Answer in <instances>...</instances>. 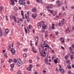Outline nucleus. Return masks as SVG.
Wrapping results in <instances>:
<instances>
[{"label":"nucleus","mask_w":74,"mask_h":74,"mask_svg":"<svg viewBox=\"0 0 74 74\" xmlns=\"http://www.w3.org/2000/svg\"><path fill=\"white\" fill-rule=\"evenodd\" d=\"M13 69H14L13 68H11L10 69V71H13Z\"/></svg>","instance_id":"e433bc0d"},{"label":"nucleus","mask_w":74,"mask_h":74,"mask_svg":"<svg viewBox=\"0 0 74 74\" xmlns=\"http://www.w3.org/2000/svg\"><path fill=\"white\" fill-rule=\"evenodd\" d=\"M71 8H72V9H74V6H72Z\"/></svg>","instance_id":"338daca9"},{"label":"nucleus","mask_w":74,"mask_h":74,"mask_svg":"<svg viewBox=\"0 0 74 74\" xmlns=\"http://www.w3.org/2000/svg\"><path fill=\"white\" fill-rule=\"evenodd\" d=\"M37 59H39L40 58V56H37Z\"/></svg>","instance_id":"4d7b16f0"},{"label":"nucleus","mask_w":74,"mask_h":74,"mask_svg":"<svg viewBox=\"0 0 74 74\" xmlns=\"http://www.w3.org/2000/svg\"><path fill=\"white\" fill-rule=\"evenodd\" d=\"M5 32L6 33V34H7L9 32V30H8V29H6V30H5Z\"/></svg>","instance_id":"6ab92c4d"},{"label":"nucleus","mask_w":74,"mask_h":74,"mask_svg":"<svg viewBox=\"0 0 74 74\" xmlns=\"http://www.w3.org/2000/svg\"><path fill=\"white\" fill-rule=\"evenodd\" d=\"M13 18L14 20V21L15 22V23H16V16H13Z\"/></svg>","instance_id":"9d476101"},{"label":"nucleus","mask_w":74,"mask_h":74,"mask_svg":"<svg viewBox=\"0 0 74 74\" xmlns=\"http://www.w3.org/2000/svg\"><path fill=\"white\" fill-rule=\"evenodd\" d=\"M53 12H54V10H50V12L51 13V14H53Z\"/></svg>","instance_id":"c85d7f7f"},{"label":"nucleus","mask_w":74,"mask_h":74,"mask_svg":"<svg viewBox=\"0 0 74 74\" xmlns=\"http://www.w3.org/2000/svg\"><path fill=\"white\" fill-rule=\"evenodd\" d=\"M61 48L62 49H65L64 48V47H63V46H61Z\"/></svg>","instance_id":"864d4df0"},{"label":"nucleus","mask_w":74,"mask_h":74,"mask_svg":"<svg viewBox=\"0 0 74 74\" xmlns=\"http://www.w3.org/2000/svg\"><path fill=\"white\" fill-rule=\"evenodd\" d=\"M25 32L26 33H27V29H26V27H25Z\"/></svg>","instance_id":"c756f323"},{"label":"nucleus","mask_w":74,"mask_h":74,"mask_svg":"<svg viewBox=\"0 0 74 74\" xmlns=\"http://www.w3.org/2000/svg\"><path fill=\"white\" fill-rule=\"evenodd\" d=\"M32 51L34 52V53H37V51H36V50H35V47H32Z\"/></svg>","instance_id":"0eeeda50"},{"label":"nucleus","mask_w":74,"mask_h":74,"mask_svg":"<svg viewBox=\"0 0 74 74\" xmlns=\"http://www.w3.org/2000/svg\"><path fill=\"white\" fill-rule=\"evenodd\" d=\"M67 67L68 69H70L71 68V66H70V65H68L67 66Z\"/></svg>","instance_id":"7c9ffc66"},{"label":"nucleus","mask_w":74,"mask_h":74,"mask_svg":"<svg viewBox=\"0 0 74 74\" xmlns=\"http://www.w3.org/2000/svg\"><path fill=\"white\" fill-rule=\"evenodd\" d=\"M58 34H59V32H56L55 34L56 35H58Z\"/></svg>","instance_id":"de8ad7c7"},{"label":"nucleus","mask_w":74,"mask_h":74,"mask_svg":"<svg viewBox=\"0 0 74 74\" xmlns=\"http://www.w3.org/2000/svg\"><path fill=\"white\" fill-rule=\"evenodd\" d=\"M32 12H36V8H33L32 9Z\"/></svg>","instance_id":"f3484780"},{"label":"nucleus","mask_w":74,"mask_h":74,"mask_svg":"<svg viewBox=\"0 0 74 74\" xmlns=\"http://www.w3.org/2000/svg\"><path fill=\"white\" fill-rule=\"evenodd\" d=\"M64 39H63V37H61V38H60V41H62V40H64Z\"/></svg>","instance_id":"f704fd0d"},{"label":"nucleus","mask_w":74,"mask_h":74,"mask_svg":"<svg viewBox=\"0 0 74 74\" xmlns=\"http://www.w3.org/2000/svg\"><path fill=\"white\" fill-rule=\"evenodd\" d=\"M17 63L18 66H21V65H22V61H21V60H20L19 58H18L17 59Z\"/></svg>","instance_id":"f257e3e1"},{"label":"nucleus","mask_w":74,"mask_h":74,"mask_svg":"<svg viewBox=\"0 0 74 74\" xmlns=\"http://www.w3.org/2000/svg\"><path fill=\"white\" fill-rule=\"evenodd\" d=\"M42 28H43V29H45V28H46L47 26L45 24H43L42 25Z\"/></svg>","instance_id":"ddd939ff"},{"label":"nucleus","mask_w":74,"mask_h":74,"mask_svg":"<svg viewBox=\"0 0 74 74\" xmlns=\"http://www.w3.org/2000/svg\"><path fill=\"white\" fill-rule=\"evenodd\" d=\"M22 21V18H20V19L18 20V25H20L21 24V22Z\"/></svg>","instance_id":"6e6552de"},{"label":"nucleus","mask_w":74,"mask_h":74,"mask_svg":"<svg viewBox=\"0 0 74 74\" xmlns=\"http://www.w3.org/2000/svg\"><path fill=\"white\" fill-rule=\"evenodd\" d=\"M68 73H69V74H73V73L71 74V72L70 71H68Z\"/></svg>","instance_id":"a18cd8bd"},{"label":"nucleus","mask_w":74,"mask_h":74,"mask_svg":"<svg viewBox=\"0 0 74 74\" xmlns=\"http://www.w3.org/2000/svg\"><path fill=\"white\" fill-rule=\"evenodd\" d=\"M72 47L73 48H74V45L73 44L72 45Z\"/></svg>","instance_id":"e2e57ef3"},{"label":"nucleus","mask_w":74,"mask_h":74,"mask_svg":"<svg viewBox=\"0 0 74 74\" xmlns=\"http://www.w3.org/2000/svg\"><path fill=\"white\" fill-rule=\"evenodd\" d=\"M40 53L41 56L43 57H45L46 56V53H45V51L44 50H43L42 52H40Z\"/></svg>","instance_id":"f03ea898"},{"label":"nucleus","mask_w":74,"mask_h":74,"mask_svg":"<svg viewBox=\"0 0 74 74\" xmlns=\"http://www.w3.org/2000/svg\"><path fill=\"white\" fill-rule=\"evenodd\" d=\"M1 36H3V34H2L1 31L0 30V36L1 37Z\"/></svg>","instance_id":"b1692460"},{"label":"nucleus","mask_w":74,"mask_h":74,"mask_svg":"<svg viewBox=\"0 0 74 74\" xmlns=\"http://www.w3.org/2000/svg\"><path fill=\"white\" fill-rule=\"evenodd\" d=\"M27 16H29V12H27Z\"/></svg>","instance_id":"58836bf2"},{"label":"nucleus","mask_w":74,"mask_h":74,"mask_svg":"<svg viewBox=\"0 0 74 74\" xmlns=\"http://www.w3.org/2000/svg\"><path fill=\"white\" fill-rule=\"evenodd\" d=\"M25 17L27 18V21H29V16H26V14H25Z\"/></svg>","instance_id":"2eb2a0df"},{"label":"nucleus","mask_w":74,"mask_h":74,"mask_svg":"<svg viewBox=\"0 0 74 74\" xmlns=\"http://www.w3.org/2000/svg\"><path fill=\"white\" fill-rule=\"evenodd\" d=\"M44 45H44V47H47V48H48L49 49V46L47 44V42H46V41H44Z\"/></svg>","instance_id":"39448f33"},{"label":"nucleus","mask_w":74,"mask_h":74,"mask_svg":"<svg viewBox=\"0 0 74 74\" xmlns=\"http://www.w3.org/2000/svg\"><path fill=\"white\" fill-rule=\"evenodd\" d=\"M23 57H25L26 56V53H24L23 55Z\"/></svg>","instance_id":"a19ab883"},{"label":"nucleus","mask_w":74,"mask_h":74,"mask_svg":"<svg viewBox=\"0 0 74 74\" xmlns=\"http://www.w3.org/2000/svg\"><path fill=\"white\" fill-rule=\"evenodd\" d=\"M59 66H60L59 71H61V73H64V70L63 69H62V67L60 66V65H59Z\"/></svg>","instance_id":"20e7f679"},{"label":"nucleus","mask_w":74,"mask_h":74,"mask_svg":"<svg viewBox=\"0 0 74 74\" xmlns=\"http://www.w3.org/2000/svg\"><path fill=\"white\" fill-rule=\"evenodd\" d=\"M36 41L37 42H38V36H36L35 37Z\"/></svg>","instance_id":"aec40b11"},{"label":"nucleus","mask_w":74,"mask_h":74,"mask_svg":"<svg viewBox=\"0 0 74 74\" xmlns=\"http://www.w3.org/2000/svg\"><path fill=\"white\" fill-rule=\"evenodd\" d=\"M10 48L11 45H9L8 48V49H10Z\"/></svg>","instance_id":"72a5a7b5"},{"label":"nucleus","mask_w":74,"mask_h":74,"mask_svg":"<svg viewBox=\"0 0 74 74\" xmlns=\"http://www.w3.org/2000/svg\"><path fill=\"white\" fill-rule=\"evenodd\" d=\"M43 72L44 73H46V71H45V70L44 69L43 70Z\"/></svg>","instance_id":"09e8293b"},{"label":"nucleus","mask_w":74,"mask_h":74,"mask_svg":"<svg viewBox=\"0 0 74 74\" xmlns=\"http://www.w3.org/2000/svg\"><path fill=\"white\" fill-rule=\"evenodd\" d=\"M5 18H6V21H8V18H7V16H5Z\"/></svg>","instance_id":"c03bdc74"},{"label":"nucleus","mask_w":74,"mask_h":74,"mask_svg":"<svg viewBox=\"0 0 74 74\" xmlns=\"http://www.w3.org/2000/svg\"><path fill=\"white\" fill-rule=\"evenodd\" d=\"M72 52H73V53L74 54V49H73L72 50Z\"/></svg>","instance_id":"774afa93"},{"label":"nucleus","mask_w":74,"mask_h":74,"mask_svg":"<svg viewBox=\"0 0 74 74\" xmlns=\"http://www.w3.org/2000/svg\"><path fill=\"white\" fill-rule=\"evenodd\" d=\"M27 69L28 71H31V68L30 67H28L27 68Z\"/></svg>","instance_id":"5701e85b"},{"label":"nucleus","mask_w":74,"mask_h":74,"mask_svg":"<svg viewBox=\"0 0 74 74\" xmlns=\"http://www.w3.org/2000/svg\"><path fill=\"white\" fill-rule=\"evenodd\" d=\"M17 74H21V71H19L18 72Z\"/></svg>","instance_id":"603ef678"},{"label":"nucleus","mask_w":74,"mask_h":74,"mask_svg":"<svg viewBox=\"0 0 74 74\" xmlns=\"http://www.w3.org/2000/svg\"><path fill=\"white\" fill-rule=\"evenodd\" d=\"M62 43H64L65 42H64V40L62 41Z\"/></svg>","instance_id":"5fc2aeb1"},{"label":"nucleus","mask_w":74,"mask_h":74,"mask_svg":"<svg viewBox=\"0 0 74 74\" xmlns=\"http://www.w3.org/2000/svg\"><path fill=\"white\" fill-rule=\"evenodd\" d=\"M38 26H41V24H40V23H38Z\"/></svg>","instance_id":"6e6d98bb"},{"label":"nucleus","mask_w":74,"mask_h":74,"mask_svg":"<svg viewBox=\"0 0 74 74\" xmlns=\"http://www.w3.org/2000/svg\"><path fill=\"white\" fill-rule=\"evenodd\" d=\"M11 68H14V64H12L10 65V66Z\"/></svg>","instance_id":"412c9836"},{"label":"nucleus","mask_w":74,"mask_h":74,"mask_svg":"<svg viewBox=\"0 0 74 74\" xmlns=\"http://www.w3.org/2000/svg\"><path fill=\"white\" fill-rule=\"evenodd\" d=\"M73 21L74 22V14L73 15Z\"/></svg>","instance_id":"69168bd1"},{"label":"nucleus","mask_w":74,"mask_h":74,"mask_svg":"<svg viewBox=\"0 0 74 74\" xmlns=\"http://www.w3.org/2000/svg\"><path fill=\"white\" fill-rule=\"evenodd\" d=\"M3 55L4 56H5V58H7V57H8V56H7V54L6 53L4 54Z\"/></svg>","instance_id":"bb28decb"},{"label":"nucleus","mask_w":74,"mask_h":74,"mask_svg":"<svg viewBox=\"0 0 74 74\" xmlns=\"http://www.w3.org/2000/svg\"><path fill=\"white\" fill-rule=\"evenodd\" d=\"M72 67L73 68V69H74V64H73L72 65Z\"/></svg>","instance_id":"0e129e2a"},{"label":"nucleus","mask_w":74,"mask_h":74,"mask_svg":"<svg viewBox=\"0 0 74 74\" xmlns=\"http://www.w3.org/2000/svg\"><path fill=\"white\" fill-rule=\"evenodd\" d=\"M9 63H11L12 62V60L11 59H10L9 60Z\"/></svg>","instance_id":"473e14b6"},{"label":"nucleus","mask_w":74,"mask_h":74,"mask_svg":"<svg viewBox=\"0 0 74 74\" xmlns=\"http://www.w3.org/2000/svg\"><path fill=\"white\" fill-rule=\"evenodd\" d=\"M50 7L51 8H52V7H53V5L51 4L50 6Z\"/></svg>","instance_id":"79ce46f5"},{"label":"nucleus","mask_w":74,"mask_h":74,"mask_svg":"<svg viewBox=\"0 0 74 74\" xmlns=\"http://www.w3.org/2000/svg\"><path fill=\"white\" fill-rule=\"evenodd\" d=\"M30 27H31V26H30V25H29L28 27H27V31H30V30H29V29H31Z\"/></svg>","instance_id":"9b49d317"},{"label":"nucleus","mask_w":74,"mask_h":74,"mask_svg":"<svg viewBox=\"0 0 74 74\" xmlns=\"http://www.w3.org/2000/svg\"><path fill=\"white\" fill-rule=\"evenodd\" d=\"M54 63H55L56 64H57V63H58V61H57L55 59L54 61Z\"/></svg>","instance_id":"393cba45"},{"label":"nucleus","mask_w":74,"mask_h":74,"mask_svg":"<svg viewBox=\"0 0 74 74\" xmlns=\"http://www.w3.org/2000/svg\"><path fill=\"white\" fill-rule=\"evenodd\" d=\"M55 25L54 24H53L52 25V26H51V28L52 29H53L55 28Z\"/></svg>","instance_id":"4be33fe9"},{"label":"nucleus","mask_w":74,"mask_h":74,"mask_svg":"<svg viewBox=\"0 0 74 74\" xmlns=\"http://www.w3.org/2000/svg\"><path fill=\"white\" fill-rule=\"evenodd\" d=\"M32 18H34V19H36V17L37 16V15L36 14H32Z\"/></svg>","instance_id":"1a4fd4ad"},{"label":"nucleus","mask_w":74,"mask_h":74,"mask_svg":"<svg viewBox=\"0 0 74 74\" xmlns=\"http://www.w3.org/2000/svg\"><path fill=\"white\" fill-rule=\"evenodd\" d=\"M59 2H60V1H57V2H56V3H59Z\"/></svg>","instance_id":"680f3d73"},{"label":"nucleus","mask_w":74,"mask_h":74,"mask_svg":"<svg viewBox=\"0 0 74 74\" xmlns=\"http://www.w3.org/2000/svg\"><path fill=\"white\" fill-rule=\"evenodd\" d=\"M55 58H56V56L55 55H53V57L52 58V60H53V59Z\"/></svg>","instance_id":"2f4dec72"},{"label":"nucleus","mask_w":74,"mask_h":74,"mask_svg":"<svg viewBox=\"0 0 74 74\" xmlns=\"http://www.w3.org/2000/svg\"><path fill=\"white\" fill-rule=\"evenodd\" d=\"M68 56H66L65 57V58L66 59H67L69 56H70V54L69 53H68L67 54Z\"/></svg>","instance_id":"4468645a"},{"label":"nucleus","mask_w":74,"mask_h":74,"mask_svg":"<svg viewBox=\"0 0 74 74\" xmlns=\"http://www.w3.org/2000/svg\"><path fill=\"white\" fill-rule=\"evenodd\" d=\"M10 1L12 5H15V1L16 3H17V0H10Z\"/></svg>","instance_id":"7ed1b4c3"},{"label":"nucleus","mask_w":74,"mask_h":74,"mask_svg":"<svg viewBox=\"0 0 74 74\" xmlns=\"http://www.w3.org/2000/svg\"><path fill=\"white\" fill-rule=\"evenodd\" d=\"M3 8V6L1 7V11H2V9Z\"/></svg>","instance_id":"49530a36"},{"label":"nucleus","mask_w":74,"mask_h":74,"mask_svg":"<svg viewBox=\"0 0 74 74\" xmlns=\"http://www.w3.org/2000/svg\"><path fill=\"white\" fill-rule=\"evenodd\" d=\"M21 12V15L22 16H23V11H22Z\"/></svg>","instance_id":"4c0bfd02"},{"label":"nucleus","mask_w":74,"mask_h":74,"mask_svg":"<svg viewBox=\"0 0 74 74\" xmlns=\"http://www.w3.org/2000/svg\"><path fill=\"white\" fill-rule=\"evenodd\" d=\"M14 8L15 9V10H18V8H17L16 7H14Z\"/></svg>","instance_id":"37998d69"},{"label":"nucleus","mask_w":74,"mask_h":74,"mask_svg":"<svg viewBox=\"0 0 74 74\" xmlns=\"http://www.w3.org/2000/svg\"><path fill=\"white\" fill-rule=\"evenodd\" d=\"M36 1L38 3H40V1H39V0H36Z\"/></svg>","instance_id":"13d9d810"},{"label":"nucleus","mask_w":74,"mask_h":74,"mask_svg":"<svg viewBox=\"0 0 74 74\" xmlns=\"http://www.w3.org/2000/svg\"><path fill=\"white\" fill-rule=\"evenodd\" d=\"M62 9L63 10H64H64H65V8H64V6H62Z\"/></svg>","instance_id":"3c124183"},{"label":"nucleus","mask_w":74,"mask_h":74,"mask_svg":"<svg viewBox=\"0 0 74 74\" xmlns=\"http://www.w3.org/2000/svg\"><path fill=\"white\" fill-rule=\"evenodd\" d=\"M14 63H16L17 62V60H16V59H14Z\"/></svg>","instance_id":"ea45409f"},{"label":"nucleus","mask_w":74,"mask_h":74,"mask_svg":"<svg viewBox=\"0 0 74 74\" xmlns=\"http://www.w3.org/2000/svg\"><path fill=\"white\" fill-rule=\"evenodd\" d=\"M56 18H59V16L57 15L56 16Z\"/></svg>","instance_id":"bf43d9fd"},{"label":"nucleus","mask_w":74,"mask_h":74,"mask_svg":"<svg viewBox=\"0 0 74 74\" xmlns=\"http://www.w3.org/2000/svg\"><path fill=\"white\" fill-rule=\"evenodd\" d=\"M66 63L68 64L69 62V60L67 59L66 60Z\"/></svg>","instance_id":"a878e982"},{"label":"nucleus","mask_w":74,"mask_h":74,"mask_svg":"<svg viewBox=\"0 0 74 74\" xmlns=\"http://www.w3.org/2000/svg\"><path fill=\"white\" fill-rule=\"evenodd\" d=\"M58 25H59V26H61V23H59L58 24Z\"/></svg>","instance_id":"052dcab7"},{"label":"nucleus","mask_w":74,"mask_h":74,"mask_svg":"<svg viewBox=\"0 0 74 74\" xmlns=\"http://www.w3.org/2000/svg\"><path fill=\"white\" fill-rule=\"evenodd\" d=\"M48 58H45V62L46 63H48Z\"/></svg>","instance_id":"f8f14e48"},{"label":"nucleus","mask_w":74,"mask_h":74,"mask_svg":"<svg viewBox=\"0 0 74 74\" xmlns=\"http://www.w3.org/2000/svg\"><path fill=\"white\" fill-rule=\"evenodd\" d=\"M22 5H24V6H26V3L25 2H23V3Z\"/></svg>","instance_id":"cd10ccee"},{"label":"nucleus","mask_w":74,"mask_h":74,"mask_svg":"<svg viewBox=\"0 0 74 74\" xmlns=\"http://www.w3.org/2000/svg\"><path fill=\"white\" fill-rule=\"evenodd\" d=\"M68 30H69V29H66V33H68V32H67V31H68Z\"/></svg>","instance_id":"8fccbe9b"},{"label":"nucleus","mask_w":74,"mask_h":74,"mask_svg":"<svg viewBox=\"0 0 74 74\" xmlns=\"http://www.w3.org/2000/svg\"><path fill=\"white\" fill-rule=\"evenodd\" d=\"M11 51L12 52V54L13 55H14V54H15V50H14V48L11 49Z\"/></svg>","instance_id":"423d86ee"},{"label":"nucleus","mask_w":74,"mask_h":74,"mask_svg":"<svg viewBox=\"0 0 74 74\" xmlns=\"http://www.w3.org/2000/svg\"><path fill=\"white\" fill-rule=\"evenodd\" d=\"M19 4H21V5H22V4H23V2H22V1L21 0L19 1Z\"/></svg>","instance_id":"a211bd4d"},{"label":"nucleus","mask_w":74,"mask_h":74,"mask_svg":"<svg viewBox=\"0 0 74 74\" xmlns=\"http://www.w3.org/2000/svg\"><path fill=\"white\" fill-rule=\"evenodd\" d=\"M23 51L25 52H27V49H24Z\"/></svg>","instance_id":"c9c22d12"},{"label":"nucleus","mask_w":74,"mask_h":74,"mask_svg":"<svg viewBox=\"0 0 74 74\" xmlns=\"http://www.w3.org/2000/svg\"><path fill=\"white\" fill-rule=\"evenodd\" d=\"M70 58L71 59V60H72V59H73V54H70Z\"/></svg>","instance_id":"dca6fc26"}]
</instances>
